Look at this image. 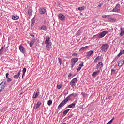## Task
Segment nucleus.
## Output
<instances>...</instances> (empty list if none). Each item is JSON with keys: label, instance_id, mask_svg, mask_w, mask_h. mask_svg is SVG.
<instances>
[{"label": "nucleus", "instance_id": "obj_18", "mask_svg": "<svg viewBox=\"0 0 124 124\" xmlns=\"http://www.w3.org/2000/svg\"><path fill=\"white\" fill-rule=\"evenodd\" d=\"M40 30H43L44 31H47V27L45 25H43L39 28Z\"/></svg>", "mask_w": 124, "mask_h": 124}, {"label": "nucleus", "instance_id": "obj_1", "mask_svg": "<svg viewBox=\"0 0 124 124\" xmlns=\"http://www.w3.org/2000/svg\"><path fill=\"white\" fill-rule=\"evenodd\" d=\"M70 100V96H68L65 98L64 100H63L58 106V109H60L61 107H62L63 106H64L66 103H67V102Z\"/></svg>", "mask_w": 124, "mask_h": 124}, {"label": "nucleus", "instance_id": "obj_28", "mask_svg": "<svg viewBox=\"0 0 124 124\" xmlns=\"http://www.w3.org/2000/svg\"><path fill=\"white\" fill-rule=\"evenodd\" d=\"M123 54H124V49L120 51V52L117 55V57H121V56H122V55H123Z\"/></svg>", "mask_w": 124, "mask_h": 124}, {"label": "nucleus", "instance_id": "obj_27", "mask_svg": "<svg viewBox=\"0 0 124 124\" xmlns=\"http://www.w3.org/2000/svg\"><path fill=\"white\" fill-rule=\"evenodd\" d=\"M100 59H101V57H100V56H98V57H97L95 59V60H94V62H98V61H99L100 60Z\"/></svg>", "mask_w": 124, "mask_h": 124}, {"label": "nucleus", "instance_id": "obj_7", "mask_svg": "<svg viewBox=\"0 0 124 124\" xmlns=\"http://www.w3.org/2000/svg\"><path fill=\"white\" fill-rule=\"evenodd\" d=\"M45 43L46 44V45L48 44H52V42L50 41V37H46V40L45 41Z\"/></svg>", "mask_w": 124, "mask_h": 124}, {"label": "nucleus", "instance_id": "obj_45", "mask_svg": "<svg viewBox=\"0 0 124 124\" xmlns=\"http://www.w3.org/2000/svg\"><path fill=\"white\" fill-rule=\"evenodd\" d=\"M78 55L77 53H73L72 56L73 57H77Z\"/></svg>", "mask_w": 124, "mask_h": 124}, {"label": "nucleus", "instance_id": "obj_10", "mask_svg": "<svg viewBox=\"0 0 124 124\" xmlns=\"http://www.w3.org/2000/svg\"><path fill=\"white\" fill-rule=\"evenodd\" d=\"M93 53V50H90L86 53V58H90Z\"/></svg>", "mask_w": 124, "mask_h": 124}, {"label": "nucleus", "instance_id": "obj_12", "mask_svg": "<svg viewBox=\"0 0 124 124\" xmlns=\"http://www.w3.org/2000/svg\"><path fill=\"white\" fill-rule=\"evenodd\" d=\"M103 63H102V62H100L98 63L96 67V69H98V68H101V67H103Z\"/></svg>", "mask_w": 124, "mask_h": 124}, {"label": "nucleus", "instance_id": "obj_35", "mask_svg": "<svg viewBox=\"0 0 124 124\" xmlns=\"http://www.w3.org/2000/svg\"><path fill=\"white\" fill-rule=\"evenodd\" d=\"M80 34H81V30H79L77 32L76 35H77V36H79Z\"/></svg>", "mask_w": 124, "mask_h": 124}, {"label": "nucleus", "instance_id": "obj_33", "mask_svg": "<svg viewBox=\"0 0 124 124\" xmlns=\"http://www.w3.org/2000/svg\"><path fill=\"white\" fill-rule=\"evenodd\" d=\"M78 10L80 11H82L85 9V8L84 7H79L78 8Z\"/></svg>", "mask_w": 124, "mask_h": 124}, {"label": "nucleus", "instance_id": "obj_41", "mask_svg": "<svg viewBox=\"0 0 124 124\" xmlns=\"http://www.w3.org/2000/svg\"><path fill=\"white\" fill-rule=\"evenodd\" d=\"M92 22L93 24H95V23H96V19H95V18H93L92 20Z\"/></svg>", "mask_w": 124, "mask_h": 124}, {"label": "nucleus", "instance_id": "obj_52", "mask_svg": "<svg viewBox=\"0 0 124 124\" xmlns=\"http://www.w3.org/2000/svg\"><path fill=\"white\" fill-rule=\"evenodd\" d=\"M8 75H9V74L8 73L6 74V78H8Z\"/></svg>", "mask_w": 124, "mask_h": 124}, {"label": "nucleus", "instance_id": "obj_13", "mask_svg": "<svg viewBox=\"0 0 124 124\" xmlns=\"http://www.w3.org/2000/svg\"><path fill=\"white\" fill-rule=\"evenodd\" d=\"M124 63V59H121L118 62V66L121 67Z\"/></svg>", "mask_w": 124, "mask_h": 124}, {"label": "nucleus", "instance_id": "obj_39", "mask_svg": "<svg viewBox=\"0 0 124 124\" xmlns=\"http://www.w3.org/2000/svg\"><path fill=\"white\" fill-rule=\"evenodd\" d=\"M81 95L83 96V97H86V93H85L84 92H82Z\"/></svg>", "mask_w": 124, "mask_h": 124}, {"label": "nucleus", "instance_id": "obj_2", "mask_svg": "<svg viewBox=\"0 0 124 124\" xmlns=\"http://www.w3.org/2000/svg\"><path fill=\"white\" fill-rule=\"evenodd\" d=\"M79 61V59L78 58H73L71 60V68H73L74 67V65H75V63Z\"/></svg>", "mask_w": 124, "mask_h": 124}, {"label": "nucleus", "instance_id": "obj_31", "mask_svg": "<svg viewBox=\"0 0 124 124\" xmlns=\"http://www.w3.org/2000/svg\"><path fill=\"white\" fill-rule=\"evenodd\" d=\"M88 47H89V46H84V47H81V48L80 49L79 51H84V50H85V49H88Z\"/></svg>", "mask_w": 124, "mask_h": 124}, {"label": "nucleus", "instance_id": "obj_54", "mask_svg": "<svg viewBox=\"0 0 124 124\" xmlns=\"http://www.w3.org/2000/svg\"><path fill=\"white\" fill-rule=\"evenodd\" d=\"M2 90H3V89H2L1 88H0V92L1 91H2Z\"/></svg>", "mask_w": 124, "mask_h": 124}, {"label": "nucleus", "instance_id": "obj_17", "mask_svg": "<svg viewBox=\"0 0 124 124\" xmlns=\"http://www.w3.org/2000/svg\"><path fill=\"white\" fill-rule=\"evenodd\" d=\"M12 19L14 21H16V20H18L19 19V16H12Z\"/></svg>", "mask_w": 124, "mask_h": 124}, {"label": "nucleus", "instance_id": "obj_5", "mask_svg": "<svg viewBox=\"0 0 124 124\" xmlns=\"http://www.w3.org/2000/svg\"><path fill=\"white\" fill-rule=\"evenodd\" d=\"M58 18L60 21H65V16L62 14H59L58 15Z\"/></svg>", "mask_w": 124, "mask_h": 124}, {"label": "nucleus", "instance_id": "obj_22", "mask_svg": "<svg viewBox=\"0 0 124 124\" xmlns=\"http://www.w3.org/2000/svg\"><path fill=\"white\" fill-rule=\"evenodd\" d=\"M0 88H1L2 90H3V89H4V88H5V83H4V82H2L0 84Z\"/></svg>", "mask_w": 124, "mask_h": 124}, {"label": "nucleus", "instance_id": "obj_53", "mask_svg": "<svg viewBox=\"0 0 124 124\" xmlns=\"http://www.w3.org/2000/svg\"><path fill=\"white\" fill-rule=\"evenodd\" d=\"M31 36L32 37H34V36L33 35H31Z\"/></svg>", "mask_w": 124, "mask_h": 124}, {"label": "nucleus", "instance_id": "obj_50", "mask_svg": "<svg viewBox=\"0 0 124 124\" xmlns=\"http://www.w3.org/2000/svg\"><path fill=\"white\" fill-rule=\"evenodd\" d=\"M120 30H121L120 32H121V31H124V28H122V27H121V28H120Z\"/></svg>", "mask_w": 124, "mask_h": 124}, {"label": "nucleus", "instance_id": "obj_49", "mask_svg": "<svg viewBox=\"0 0 124 124\" xmlns=\"http://www.w3.org/2000/svg\"><path fill=\"white\" fill-rule=\"evenodd\" d=\"M80 70H81V67H79L78 69H77V71L79 72L80 71Z\"/></svg>", "mask_w": 124, "mask_h": 124}, {"label": "nucleus", "instance_id": "obj_26", "mask_svg": "<svg viewBox=\"0 0 124 124\" xmlns=\"http://www.w3.org/2000/svg\"><path fill=\"white\" fill-rule=\"evenodd\" d=\"M32 9H30V10H28V14L30 16H32Z\"/></svg>", "mask_w": 124, "mask_h": 124}, {"label": "nucleus", "instance_id": "obj_32", "mask_svg": "<svg viewBox=\"0 0 124 124\" xmlns=\"http://www.w3.org/2000/svg\"><path fill=\"white\" fill-rule=\"evenodd\" d=\"M3 51H4V47H2L1 49L0 50V55H1L2 53L3 52Z\"/></svg>", "mask_w": 124, "mask_h": 124}, {"label": "nucleus", "instance_id": "obj_16", "mask_svg": "<svg viewBox=\"0 0 124 124\" xmlns=\"http://www.w3.org/2000/svg\"><path fill=\"white\" fill-rule=\"evenodd\" d=\"M100 72V71L98 70L97 72H94L93 74H92V76H93V77H96V76H97V75H98V74H99Z\"/></svg>", "mask_w": 124, "mask_h": 124}, {"label": "nucleus", "instance_id": "obj_47", "mask_svg": "<svg viewBox=\"0 0 124 124\" xmlns=\"http://www.w3.org/2000/svg\"><path fill=\"white\" fill-rule=\"evenodd\" d=\"M83 65H84V62H82V63H80V64H79L80 67H83Z\"/></svg>", "mask_w": 124, "mask_h": 124}, {"label": "nucleus", "instance_id": "obj_25", "mask_svg": "<svg viewBox=\"0 0 124 124\" xmlns=\"http://www.w3.org/2000/svg\"><path fill=\"white\" fill-rule=\"evenodd\" d=\"M75 103H72L68 105V108H74V107H75Z\"/></svg>", "mask_w": 124, "mask_h": 124}, {"label": "nucleus", "instance_id": "obj_19", "mask_svg": "<svg viewBox=\"0 0 124 124\" xmlns=\"http://www.w3.org/2000/svg\"><path fill=\"white\" fill-rule=\"evenodd\" d=\"M20 73H21V71H19L17 75H15V76H14V78H15V79H18L20 76Z\"/></svg>", "mask_w": 124, "mask_h": 124}, {"label": "nucleus", "instance_id": "obj_11", "mask_svg": "<svg viewBox=\"0 0 124 124\" xmlns=\"http://www.w3.org/2000/svg\"><path fill=\"white\" fill-rule=\"evenodd\" d=\"M40 93L39 92V91H38L37 92H35L34 93L33 96V98H34L35 99H36V98H37V97L38 96V95H39Z\"/></svg>", "mask_w": 124, "mask_h": 124}, {"label": "nucleus", "instance_id": "obj_30", "mask_svg": "<svg viewBox=\"0 0 124 124\" xmlns=\"http://www.w3.org/2000/svg\"><path fill=\"white\" fill-rule=\"evenodd\" d=\"M35 23V20H34V18H33L31 20V26L33 27V26L34 25V23Z\"/></svg>", "mask_w": 124, "mask_h": 124}, {"label": "nucleus", "instance_id": "obj_6", "mask_svg": "<svg viewBox=\"0 0 124 124\" xmlns=\"http://www.w3.org/2000/svg\"><path fill=\"white\" fill-rule=\"evenodd\" d=\"M108 32V31H105L102 32L98 36L99 38H102V37H104Z\"/></svg>", "mask_w": 124, "mask_h": 124}, {"label": "nucleus", "instance_id": "obj_24", "mask_svg": "<svg viewBox=\"0 0 124 124\" xmlns=\"http://www.w3.org/2000/svg\"><path fill=\"white\" fill-rule=\"evenodd\" d=\"M116 69L114 68V69H111V75H115V74H116Z\"/></svg>", "mask_w": 124, "mask_h": 124}, {"label": "nucleus", "instance_id": "obj_29", "mask_svg": "<svg viewBox=\"0 0 124 124\" xmlns=\"http://www.w3.org/2000/svg\"><path fill=\"white\" fill-rule=\"evenodd\" d=\"M26 71H27V69L26 68H24L22 70L23 75H22V78L25 75V73H26Z\"/></svg>", "mask_w": 124, "mask_h": 124}, {"label": "nucleus", "instance_id": "obj_15", "mask_svg": "<svg viewBox=\"0 0 124 124\" xmlns=\"http://www.w3.org/2000/svg\"><path fill=\"white\" fill-rule=\"evenodd\" d=\"M108 20L110 21V22H116L117 21V19L116 18H113L111 17V16H109L108 17Z\"/></svg>", "mask_w": 124, "mask_h": 124}, {"label": "nucleus", "instance_id": "obj_3", "mask_svg": "<svg viewBox=\"0 0 124 124\" xmlns=\"http://www.w3.org/2000/svg\"><path fill=\"white\" fill-rule=\"evenodd\" d=\"M109 45L107 44H104L101 47V49L103 52H106L109 49Z\"/></svg>", "mask_w": 124, "mask_h": 124}, {"label": "nucleus", "instance_id": "obj_4", "mask_svg": "<svg viewBox=\"0 0 124 124\" xmlns=\"http://www.w3.org/2000/svg\"><path fill=\"white\" fill-rule=\"evenodd\" d=\"M120 4H117L115 7L113 9V12H120Z\"/></svg>", "mask_w": 124, "mask_h": 124}, {"label": "nucleus", "instance_id": "obj_23", "mask_svg": "<svg viewBox=\"0 0 124 124\" xmlns=\"http://www.w3.org/2000/svg\"><path fill=\"white\" fill-rule=\"evenodd\" d=\"M35 42V39H33L30 43V47H32V45H33V43Z\"/></svg>", "mask_w": 124, "mask_h": 124}, {"label": "nucleus", "instance_id": "obj_40", "mask_svg": "<svg viewBox=\"0 0 124 124\" xmlns=\"http://www.w3.org/2000/svg\"><path fill=\"white\" fill-rule=\"evenodd\" d=\"M102 18H104V19H106V18H108V16L106 15H102Z\"/></svg>", "mask_w": 124, "mask_h": 124}, {"label": "nucleus", "instance_id": "obj_48", "mask_svg": "<svg viewBox=\"0 0 124 124\" xmlns=\"http://www.w3.org/2000/svg\"><path fill=\"white\" fill-rule=\"evenodd\" d=\"M102 5V4H100L99 5H98V6H97V8H100V7H101V6Z\"/></svg>", "mask_w": 124, "mask_h": 124}, {"label": "nucleus", "instance_id": "obj_44", "mask_svg": "<svg viewBox=\"0 0 124 124\" xmlns=\"http://www.w3.org/2000/svg\"><path fill=\"white\" fill-rule=\"evenodd\" d=\"M57 88L60 89L61 88H62V85H57Z\"/></svg>", "mask_w": 124, "mask_h": 124}, {"label": "nucleus", "instance_id": "obj_8", "mask_svg": "<svg viewBox=\"0 0 124 124\" xmlns=\"http://www.w3.org/2000/svg\"><path fill=\"white\" fill-rule=\"evenodd\" d=\"M77 79L76 78L73 79L70 83V86H71L72 87L75 86V82H77Z\"/></svg>", "mask_w": 124, "mask_h": 124}, {"label": "nucleus", "instance_id": "obj_43", "mask_svg": "<svg viewBox=\"0 0 124 124\" xmlns=\"http://www.w3.org/2000/svg\"><path fill=\"white\" fill-rule=\"evenodd\" d=\"M58 60H59V62L61 65V64H62V59H61L60 58H58Z\"/></svg>", "mask_w": 124, "mask_h": 124}, {"label": "nucleus", "instance_id": "obj_42", "mask_svg": "<svg viewBox=\"0 0 124 124\" xmlns=\"http://www.w3.org/2000/svg\"><path fill=\"white\" fill-rule=\"evenodd\" d=\"M124 34V31H122L120 32V36H123Z\"/></svg>", "mask_w": 124, "mask_h": 124}, {"label": "nucleus", "instance_id": "obj_37", "mask_svg": "<svg viewBox=\"0 0 124 124\" xmlns=\"http://www.w3.org/2000/svg\"><path fill=\"white\" fill-rule=\"evenodd\" d=\"M52 102H53L52 101V100H48L47 102L48 105H49L50 106V105H52Z\"/></svg>", "mask_w": 124, "mask_h": 124}, {"label": "nucleus", "instance_id": "obj_9", "mask_svg": "<svg viewBox=\"0 0 124 124\" xmlns=\"http://www.w3.org/2000/svg\"><path fill=\"white\" fill-rule=\"evenodd\" d=\"M19 50L23 54H25V53H26V49H25L24 46L22 45L19 46Z\"/></svg>", "mask_w": 124, "mask_h": 124}, {"label": "nucleus", "instance_id": "obj_34", "mask_svg": "<svg viewBox=\"0 0 124 124\" xmlns=\"http://www.w3.org/2000/svg\"><path fill=\"white\" fill-rule=\"evenodd\" d=\"M68 112H69V109H66V110H65L63 112V115H66V114H67V113H68Z\"/></svg>", "mask_w": 124, "mask_h": 124}, {"label": "nucleus", "instance_id": "obj_21", "mask_svg": "<svg viewBox=\"0 0 124 124\" xmlns=\"http://www.w3.org/2000/svg\"><path fill=\"white\" fill-rule=\"evenodd\" d=\"M52 45V44H50L48 45H46V49L47 51H50L51 50V46Z\"/></svg>", "mask_w": 124, "mask_h": 124}, {"label": "nucleus", "instance_id": "obj_20", "mask_svg": "<svg viewBox=\"0 0 124 124\" xmlns=\"http://www.w3.org/2000/svg\"><path fill=\"white\" fill-rule=\"evenodd\" d=\"M42 103L40 101H38L36 106H35V109H37V108H39V107L40 106V105H41Z\"/></svg>", "mask_w": 124, "mask_h": 124}, {"label": "nucleus", "instance_id": "obj_46", "mask_svg": "<svg viewBox=\"0 0 124 124\" xmlns=\"http://www.w3.org/2000/svg\"><path fill=\"white\" fill-rule=\"evenodd\" d=\"M11 81H12V79L10 78H8L7 82H11Z\"/></svg>", "mask_w": 124, "mask_h": 124}, {"label": "nucleus", "instance_id": "obj_14", "mask_svg": "<svg viewBox=\"0 0 124 124\" xmlns=\"http://www.w3.org/2000/svg\"><path fill=\"white\" fill-rule=\"evenodd\" d=\"M39 12L40 14H44L46 12V10L44 8H41L39 9Z\"/></svg>", "mask_w": 124, "mask_h": 124}, {"label": "nucleus", "instance_id": "obj_51", "mask_svg": "<svg viewBox=\"0 0 124 124\" xmlns=\"http://www.w3.org/2000/svg\"><path fill=\"white\" fill-rule=\"evenodd\" d=\"M71 76H72V74L70 73V74L68 75V77H69V78L71 77Z\"/></svg>", "mask_w": 124, "mask_h": 124}, {"label": "nucleus", "instance_id": "obj_36", "mask_svg": "<svg viewBox=\"0 0 124 124\" xmlns=\"http://www.w3.org/2000/svg\"><path fill=\"white\" fill-rule=\"evenodd\" d=\"M114 119H115L114 117H113L109 122L107 123L106 124H111L112 123H113V121H114Z\"/></svg>", "mask_w": 124, "mask_h": 124}, {"label": "nucleus", "instance_id": "obj_38", "mask_svg": "<svg viewBox=\"0 0 124 124\" xmlns=\"http://www.w3.org/2000/svg\"><path fill=\"white\" fill-rule=\"evenodd\" d=\"M71 95H73V96H74V97H76V96H77V95H78V93H73L71 94Z\"/></svg>", "mask_w": 124, "mask_h": 124}]
</instances>
